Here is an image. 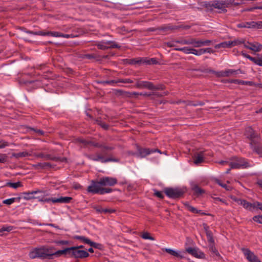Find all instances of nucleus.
I'll return each instance as SVG.
<instances>
[{"mask_svg":"<svg viewBox=\"0 0 262 262\" xmlns=\"http://www.w3.org/2000/svg\"><path fill=\"white\" fill-rule=\"evenodd\" d=\"M245 135L250 140L251 148L262 157V142L260 135L250 126L246 128Z\"/></svg>","mask_w":262,"mask_h":262,"instance_id":"nucleus-1","label":"nucleus"},{"mask_svg":"<svg viewBox=\"0 0 262 262\" xmlns=\"http://www.w3.org/2000/svg\"><path fill=\"white\" fill-rule=\"evenodd\" d=\"M29 256L31 259H52L55 256V254L50 249L48 246H42L39 248H35L30 251Z\"/></svg>","mask_w":262,"mask_h":262,"instance_id":"nucleus-2","label":"nucleus"},{"mask_svg":"<svg viewBox=\"0 0 262 262\" xmlns=\"http://www.w3.org/2000/svg\"><path fill=\"white\" fill-rule=\"evenodd\" d=\"M22 31L24 32L32 35H41V36H51L53 37H62L64 38H69L72 35L70 34H63L61 33H60L59 32H52V31H32L28 30L25 28H21L20 29Z\"/></svg>","mask_w":262,"mask_h":262,"instance_id":"nucleus-3","label":"nucleus"},{"mask_svg":"<svg viewBox=\"0 0 262 262\" xmlns=\"http://www.w3.org/2000/svg\"><path fill=\"white\" fill-rule=\"evenodd\" d=\"M164 192L169 198L177 199L182 197L185 192L184 189L180 188L167 187L164 188Z\"/></svg>","mask_w":262,"mask_h":262,"instance_id":"nucleus-4","label":"nucleus"},{"mask_svg":"<svg viewBox=\"0 0 262 262\" xmlns=\"http://www.w3.org/2000/svg\"><path fill=\"white\" fill-rule=\"evenodd\" d=\"M231 168H246L250 167L247 161L243 158H235V161L229 163Z\"/></svg>","mask_w":262,"mask_h":262,"instance_id":"nucleus-5","label":"nucleus"},{"mask_svg":"<svg viewBox=\"0 0 262 262\" xmlns=\"http://www.w3.org/2000/svg\"><path fill=\"white\" fill-rule=\"evenodd\" d=\"M86 157L90 160L94 161H100L102 163H107L108 162H119V159L114 158H105L103 155L96 154L95 156L93 155H88Z\"/></svg>","mask_w":262,"mask_h":262,"instance_id":"nucleus-6","label":"nucleus"},{"mask_svg":"<svg viewBox=\"0 0 262 262\" xmlns=\"http://www.w3.org/2000/svg\"><path fill=\"white\" fill-rule=\"evenodd\" d=\"M90 255L88 251L78 249L77 247H71L70 257L74 258H84L89 257Z\"/></svg>","mask_w":262,"mask_h":262,"instance_id":"nucleus-7","label":"nucleus"},{"mask_svg":"<svg viewBox=\"0 0 262 262\" xmlns=\"http://www.w3.org/2000/svg\"><path fill=\"white\" fill-rule=\"evenodd\" d=\"M244 256L249 262H261L259 258L250 249L245 248L241 249Z\"/></svg>","mask_w":262,"mask_h":262,"instance_id":"nucleus-8","label":"nucleus"},{"mask_svg":"<svg viewBox=\"0 0 262 262\" xmlns=\"http://www.w3.org/2000/svg\"><path fill=\"white\" fill-rule=\"evenodd\" d=\"M98 183L102 186H113L117 183V180L115 178L104 177L99 179Z\"/></svg>","mask_w":262,"mask_h":262,"instance_id":"nucleus-9","label":"nucleus"},{"mask_svg":"<svg viewBox=\"0 0 262 262\" xmlns=\"http://www.w3.org/2000/svg\"><path fill=\"white\" fill-rule=\"evenodd\" d=\"M100 186V184L98 183V181H92L91 182V184L88 186L87 188V191L88 192H90L93 194H100V190L101 189Z\"/></svg>","mask_w":262,"mask_h":262,"instance_id":"nucleus-10","label":"nucleus"},{"mask_svg":"<svg viewBox=\"0 0 262 262\" xmlns=\"http://www.w3.org/2000/svg\"><path fill=\"white\" fill-rule=\"evenodd\" d=\"M244 47L254 52H258L262 50V45L257 42H250L247 41L245 43Z\"/></svg>","mask_w":262,"mask_h":262,"instance_id":"nucleus-11","label":"nucleus"},{"mask_svg":"<svg viewBox=\"0 0 262 262\" xmlns=\"http://www.w3.org/2000/svg\"><path fill=\"white\" fill-rule=\"evenodd\" d=\"M137 150L138 151L137 156L141 158H145L146 156L155 152V151L153 150V149L142 148L138 145H137Z\"/></svg>","mask_w":262,"mask_h":262,"instance_id":"nucleus-12","label":"nucleus"},{"mask_svg":"<svg viewBox=\"0 0 262 262\" xmlns=\"http://www.w3.org/2000/svg\"><path fill=\"white\" fill-rule=\"evenodd\" d=\"M239 205L243 206L245 209L253 211L254 210V202L253 203L247 202L245 200H242L241 199H236L234 200Z\"/></svg>","mask_w":262,"mask_h":262,"instance_id":"nucleus-13","label":"nucleus"},{"mask_svg":"<svg viewBox=\"0 0 262 262\" xmlns=\"http://www.w3.org/2000/svg\"><path fill=\"white\" fill-rule=\"evenodd\" d=\"M136 81L135 86L138 89H147L150 90L152 89V82L147 81H141L139 79H136Z\"/></svg>","mask_w":262,"mask_h":262,"instance_id":"nucleus-14","label":"nucleus"},{"mask_svg":"<svg viewBox=\"0 0 262 262\" xmlns=\"http://www.w3.org/2000/svg\"><path fill=\"white\" fill-rule=\"evenodd\" d=\"M37 157L41 158H44L46 160H51L54 161H61V162H64L67 160V159L65 158H59V157H53L51 155L49 154H45L43 153H40L38 154Z\"/></svg>","mask_w":262,"mask_h":262,"instance_id":"nucleus-15","label":"nucleus"},{"mask_svg":"<svg viewBox=\"0 0 262 262\" xmlns=\"http://www.w3.org/2000/svg\"><path fill=\"white\" fill-rule=\"evenodd\" d=\"M186 252L191 254L192 256L196 258H204L205 257V254L201 251H198L196 249L191 247L186 248Z\"/></svg>","mask_w":262,"mask_h":262,"instance_id":"nucleus-16","label":"nucleus"},{"mask_svg":"<svg viewBox=\"0 0 262 262\" xmlns=\"http://www.w3.org/2000/svg\"><path fill=\"white\" fill-rule=\"evenodd\" d=\"M204 152H197L193 157L194 163L198 165L204 162Z\"/></svg>","mask_w":262,"mask_h":262,"instance_id":"nucleus-17","label":"nucleus"},{"mask_svg":"<svg viewBox=\"0 0 262 262\" xmlns=\"http://www.w3.org/2000/svg\"><path fill=\"white\" fill-rule=\"evenodd\" d=\"M211 6L213 7L214 8L221 10L220 12L226 13L227 11V9L225 8V6H224L222 1H215L213 2Z\"/></svg>","mask_w":262,"mask_h":262,"instance_id":"nucleus-18","label":"nucleus"},{"mask_svg":"<svg viewBox=\"0 0 262 262\" xmlns=\"http://www.w3.org/2000/svg\"><path fill=\"white\" fill-rule=\"evenodd\" d=\"M71 253V247L66 248L62 250H59L56 251L54 254L55 257H60L62 255H64L65 256L66 255H69L70 257Z\"/></svg>","mask_w":262,"mask_h":262,"instance_id":"nucleus-19","label":"nucleus"},{"mask_svg":"<svg viewBox=\"0 0 262 262\" xmlns=\"http://www.w3.org/2000/svg\"><path fill=\"white\" fill-rule=\"evenodd\" d=\"M229 83H235L238 84H242V85H247L249 86H254L255 85L254 82L252 81H244L239 79H231L229 81Z\"/></svg>","mask_w":262,"mask_h":262,"instance_id":"nucleus-20","label":"nucleus"},{"mask_svg":"<svg viewBox=\"0 0 262 262\" xmlns=\"http://www.w3.org/2000/svg\"><path fill=\"white\" fill-rule=\"evenodd\" d=\"M125 63L134 65V64H139L141 65L143 64V58H133V59H126L125 60Z\"/></svg>","mask_w":262,"mask_h":262,"instance_id":"nucleus-21","label":"nucleus"},{"mask_svg":"<svg viewBox=\"0 0 262 262\" xmlns=\"http://www.w3.org/2000/svg\"><path fill=\"white\" fill-rule=\"evenodd\" d=\"M72 199H73L72 198L70 197V196H64V197L61 196L59 198H56V199H54V200H53V203H59L67 204V203H70Z\"/></svg>","mask_w":262,"mask_h":262,"instance_id":"nucleus-22","label":"nucleus"},{"mask_svg":"<svg viewBox=\"0 0 262 262\" xmlns=\"http://www.w3.org/2000/svg\"><path fill=\"white\" fill-rule=\"evenodd\" d=\"M42 192H43V191L42 190H37L36 191H32L31 192H25V193H24V198L26 200H30V199H34V198H35V197L33 196L34 194H36L38 193H42Z\"/></svg>","mask_w":262,"mask_h":262,"instance_id":"nucleus-23","label":"nucleus"},{"mask_svg":"<svg viewBox=\"0 0 262 262\" xmlns=\"http://www.w3.org/2000/svg\"><path fill=\"white\" fill-rule=\"evenodd\" d=\"M162 250L165 251L167 253H169V254H170L173 256H175L177 257H179L180 258H183L184 257V256L183 255H181L177 251H176L172 249H169V248H165V249H162Z\"/></svg>","mask_w":262,"mask_h":262,"instance_id":"nucleus-24","label":"nucleus"},{"mask_svg":"<svg viewBox=\"0 0 262 262\" xmlns=\"http://www.w3.org/2000/svg\"><path fill=\"white\" fill-rule=\"evenodd\" d=\"M159 31H161L163 32H167L168 31L178 29L177 26H172L170 25H164L158 27Z\"/></svg>","mask_w":262,"mask_h":262,"instance_id":"nucleus-25","label":"nucleus"},{"mask_svg":"<svg viewBox=\"0 0 262 262\" xmlns=\"http://www.w3.org/2000/svg\"><path fill=\"white\" fill-rule=\"evenodd\" d=\"M214 182L217 184L221 186L222 187L225 188L226 190L230 191L232 189V187L231 186H228L226 184L223 183L221 180L217 178H213Z\"/></svg>","mask_w":262,"mask_h":262,"instance_id":"nucleus-26","label":"nucleus"},{"mask_svg":"<svg viewBox=\"0 0 262 262\" xmlns=\"http://www.w3.org/2000/svg\"><path fill=\"white\" fill-rule=\"evenodd\" d=\"M192 189L194 191V194L197 196L205 193V190L199 187L197 185L193 186Z\"/></svg>","mask_w":262,"mask_h":262,"instance_id":"nucleus-27","label":"nucleus"},{"mask_svg":"<svg viewBox=\"0 0 262 262\" xmlns=\"http://www.w3.org/2000/svg\"><path fill=\"white\" fill-rule=\"evenodd\" d=\"M253 21H249V22H243L237 25V27L238 28H253Z\"/></svg>","mask_w":262,"mask_h":262,"instance_id":"nucleus-28","label":"nucleus"},{"mask_svg":"<svg viewBox=\"0 0 262 262\" xmlns=\"http://www.w3.org/2000/svg\"><path fill=\"white\" fill-rule=\"evenodd\" d=\"M231 41L223 42L215 46L216 49L231 48Z\"/></svg>","mask_w":262,"mask_h":262,"instance_id":"nucleus-29","label":"nucleus"},{"mask_svg":"<svg viewBox=\"0 0 262 262\" xmlns=\"http://www.w3.org/2000/svg\"><path fill=\"white\" fill-rule=\"evenodd\" d=\"M158 63V60L155 58L148 59L147 58H143V64H156Z\"/></svg>","mask_w":262,"mask_h":262,"instance_id":"nucleus-30","label":"nucleus"},{"mask_svg":"<svg viewBox=\"0 0 262 262\" xmlns=\"http://www.w3.org/2000/svg\"><path fill=\"white\" fill-rule=\"evenodd\" d=\"M29 155H30V154L27 151H23V152H18V153H13L12 154V156L17 159L22 158V157H28Z\"/></svg>","mask_w":262,"mask_h":262,"instance_id":"nucleus-31","label":"nucleus"},{"mask_svg":"<svg viewBox=\"0 0 262 262\" xmlns=\"http://www.w3.org/2000/svg\"><path fill=\"white\" fill-rule=\"evenodd\" d=\"M242 55L244 57L249 59L250 60L252 61L255 64H256V63H260V64L261 63H260L259 60H256V58L250 56L249 55L246 54V53L244 52L243 51L242 52Z\"/></svg>","mask_w":262,"mask_h":262,"instance_id":"nucleus-32","label":"nucleus"},{"mask_svg":"<svg viewBox=\"0 0 262 262\" xmlns=\"http://www.w3.org/2000/svg\"><path fill=\"white\" fill-rule=\"evenodd\" d=\"M74 239L80 240L84 243L87 244L88 245H90L91 242L90 239L83 236L76 235L74 236Z\"/></svg>","mask_w":262,"mask_h":262,"instance_id":"nucleus-33","label":"nucleus"},{"mask_svg":"<svg viewBox=\"0 0 262 262\" xmlns=\"http://www.w3.org/2000/svg\"><path fill=\"white\" fill-rule=\"evenodd\" d=\"M192 45L195 48H199L203 46V40H197L195 38H192Z\"/></svg>","mask_w":262,"mask_h":262,"instance_id":"nucleus-34","label":"nucleus"},{"mask_svg":"<svg viewBox=\"0 0 262 262\" xmlns=\"http://www.w3.org/2000/svg\"><path fill=\"white\" fill-rule=\"evenodd\" d=\"M21 183L20 182H17L16 183L7 182L4 186H9L13 188H17L21 186Z\"/></svg>","mask_w":262,"mask_h":262,"instance_id":"nucleus-35","label":"nucleus"},{"mask_svg":"<svg viewBox=\"0 0 262 262\" xmlns=\"http://www.w3.org/2000/svg\"><path fill=\"white\" fill-rule=\"evenodd\" d=\"M209 248L210 251L214 253L217 256H220V253L215 247L214 243L209 244Z\"/></svg>","mask_w":262,"mask_h":262,"instance_id":"nucleus-36","label":"nucleus"},{"mask_svg":"<svg viewBox=\"0 0 262 262\" xmlns=\"http://www.w3.org/2000/svg\"><path fill=\"white\" fill-rule=\"evenodd\" d=\"M243 43L244 45H245V40L244 39H235L233 41H231V46L233 47V46H236V45H240V44H242Z\"/></svg>","mask_w":262,"mask_h":262,"instance_id":"nucleus-37","label":"nucleus"},{"mask_svg":"<svg viewBox=\"0 0 262 262\" xmlns=\"http://www.w3.org/2000/svg\"><path fill=\"white\" fill-rule=\"evenodd\" d=\"M191 48L185 47L183 48H176L174 49V50L176 51H182L185 54H189L191 52Z\"/></svg>","mask_w":262,"mask_h":262,"instance_id":"nucleus-38","label":"nucleus"},{"mask_svg":"<svg viewBox=\"0 0 262 262\" xmlns=\"http://www.w3.org/2000/svg\"><path fill=\"white\" fill-rule=\"evenodd\" d=\"M176 43H181L182 45H192V38L188 39H180L176 40Z\"/></svg>","mask_w":262,"mask_h":262,"instance_id":"nucleus-39","label":"nucleus"},{"mask_svg":"<svg viewBox=\"0 0 262 262\" xmlns=\"http://www.w3.org/2000/svg\"><path fill=\"white\" fill-rule=\"evenodd\" d=\"M184 204L189 211H190L194 213H195V212H198V209L196 208H195V207H194L192 206H190L188 204V202H185V203H184Z\"/></svg>","mask_w":262,"mask_h":262,"instance_id":"nucleus-40","label":"nucleus"},{"mask_svg":"<svg viewBox=\"0 0 262 262\" xmlns=\"http://www.w3.org/2000/svg\"><path fill=\"white\" fill-rule=\"evenodd\" d=\"M191 71H200L203 73H214L215 71L208 69H191Z\"/></svg>","mask_w":262,"mask_h":262,"instance_id":"nucleus-41","label":"nucleus"},{"mask_svg":"<svg viewBox=\"0 0 262 262\" xmlns=\"http://www.w3.org/2000/svg\"><path fill=\"white\" fill-rule=\"evenodd\" d=\"M152 89L150 90H163L165 89V87L163 84H158L156 86L154 85L152 83V85L151 86Z\"/></svg>","mask_w":262,"mask_h":262,"instance_id":"nucleus-42","label":"nucleus"},{"mask_svg":"<svg viewBox=\"0 0 262 262\" xmlns=\"http://www.w3.org/2000/svg\"><path fill=\"white\" fill-rule=\"evenodd\" d=\"M20 199L19 198H13L6 199V200L3 201V203L7 204V205H11L12 203H13L16 199Z\"/></svg>","mask_w":262,"mask_h":262,"instance_id":"nucleus-43","label":"nucleus"},{"mask_svg":"<svg viewBox=\"0 0 262 262\" xmlns=\"http://www.w3.org/2000/svg\"><path fill=\"white\" fill-rule=\"evenodd\" d=\"M140 93H138V92H128V93H126V97H128V98H132L133 97H135V98H136L138 96L140 95Z\"/></svg>","mask_w":262,"mask_h":262,"instance_id":"nucleus-44","label":"nucleus"},{"mask_svg":"<svg viewBox=\"0 0 262 262\" xmlns=\"http://www.w3.org/2000/svg\"><path fill=\"white\" fill-rule=\"evenodd\" d=\"M54 243L57 245H69L70 244V242L69 241L64 240L55 241Z\"/></svg>","mask_w":262,"mask_h":262,"instance_id":"nucleus-45","label":"nucleus"},{"mask_svg":"<svg viewBox=\"0 0 262 262\" xmlns=\"http://www.w3.org/2000/svg\"><path fill=\"white\" fill-rule=\"evenodd\" d=\"M206 234L208 241L209 243V244L214 243V241L213 239V234H212V232L211 231V232L207 233Z\"/></svg>","mask_w":262,"mask_h":262,"instance_id":"nucleus-46","label":"nucleus"},{"mask_svg":"<svg viewBox=\"0 0 262 262\" xmlns=\"http://www.w3.org/2000/svg\"><path fill=\"white\" fill-rule=\"evenodd\" d=\"M253 28L261 29L262 28V21H258L257 22L253 21Z\"/></svg>","mask_w":262,"mask_h":262,"instance_id":"nucleus-47","label":"nucleus"},{"mask_svg":"<svg viewBox=\"0 0 262 262\" xmlns=\"http://www.w3.org/2000/svg\"><path fill=\"white\" fill-rule=\"evenodd\" d=\"M141 237L144 238V239H150V240H152V241H154L155 240V238L154 237L151 236L150 235V234L148 233V232H144Z\"/></svg>","mask_w":262,"mask_h":262,"instance_id":"nucleus-48","label":"nucleus"},{"mask_svg":"<svg viewBox=\"0 0 262 262\" xmlns=\"http://www.w3.org/2000/svg\"><path fill=\"white\" fill-rule=\"evenodd\" d=\"M224 6H225V8L226 9V8L232 5L233 3H234V0H226V1H222Z\"/></svg>","mask_w":262,"mask_h":262,"instance_id":"nucleus-49","label":"nucleus"},{"mask_svg":"<svg viewBox=\"0 0 262 262\" xmlns=\"http://www.w3.org/2000/svg\"><path fill=\"white\" fill-rule=\"evenodd\" d=\"M96 46H97V48L99 49H100V50H107L108 49H110L109 47L106 46L104 43V42H103V43H97V44H96Z\"/></svg>","mask_w":262,"mask_h":262,"instance_id":"nucleus-50","label":"nucleus"},{"mask_svg":"<svg viewBox=\"0 0 262 262\" xmlns=\"http://www.w3.org/2000/svg\"><path fill=\"white\" fill-rule=\"evenodd\" d=\"M100 194H103L104 193H110L113 191V189L110 188H103L101 187V190H100Z\"/></svg>","mask_w":262,"mask_h":262,"instance_id":"nucleus-51","label":"nucleus"},{"mask_svg":"<svg viewBox=\"0 0 262 262\" xmlns=\"http://www.w3.org/2000/svg\"><path fill=\"white\" fill-rule=\"evenodd\" d=\"M12 226H4L0 229V232H3L4 231L9 232L13 229Z\"/></svg>","mask_w":262,"mask_h":262,"instance_id":"nucleus-52","label":"nucleus"},{"mask_svg":"<svg viewBox=\"0 0 262 262\" xmlns=\"http://www.w3.org/2000/svg\"><path fill=\"white\" fill-rule=\"evenodd\" d=\"M89 245L92 247H94V248H97L98 249H101V246H102L101 244L96 243L92 242V241L91 242Z\"/></svg>","mask_w":262,"mask_h":262,"instance_id":"nucleus-53","label":"nucleus"},{"mask_svg":"<svg viewBox=\"0 0 262 262\" xmlns=\"http://www.w3.org/2000/svg\"><path fill=\"white\" fill-rule=\"evenodd\" d=\"M28 129L30 130L34 131V132L37 133L39 135H43L44 134L43 131L40 129H36L31 127H28Z\"/></svg>","mask_w":262,"mask_h":262,"instance_id":"nucleus-54","label":"nucleus"},{"mask_svg":"<svg viewBox=\"0 0 262 262\" xmlns=\"http://www.w3.org/2000/svg\"><path fill=\"white\" fill-rule=\"evenodd\" d=\"M8 156L6 154H0V163H4L7 161Z\"/></svg>","mask_w":262,"mask_h":262,"instance_id":"nucleus-55","label":"nucleus"},{"mask_svg":"<svg viewBox=\"0 0 262 262\" xmlns=\"http://www.w3.org/2000/svg\"><path fill=\"white\" fill-rule=\"evenodd\" d=\"M119 82L124 83H132L133 82V81L130 79L126 78V79H118Z\"/></svg>","mask_w":262,"mask_h":262,"instance_id":"nucleus-56","label":"nucleus"},{"mask_svg":"<svg viewBox=\"0 0 262 262\" xmlns=\"http://www.w3.org/2000/svg\"><path fill=\"white\" fill-rule=\"evenodd\" d=\"M253 220L254 221L257 222L258 223H262V215H256L254 216L253 217Z\"/></svg>","mask_w":262,"mask_h":262,"instance_id":"nucleus-57","label":"nucleus"},{"mask_svg":"<svg viewBox=\"0 0 262 262\" xmlns=\"http://www.w3.org/2000/svg\"><path fill=\"white\" fill-rule=\"evenodd\" d=\"M254 209H258L262 210V203L257 202V201H255V202H254Z\"/></svg>","mask_w":262,"mask_h":262,"instance_id":"nucleus-58","label":"nucleus"},{"mask_svg":"<svg viewBox=\"0 0 262 262\" xmlns=\"http://www.w3.org/2000/svg\"><path fill=\"white\" fill-rule=\"evenodd\" d=\"M215 74L217 77H226L227 75L225 73V71L216 72L213 73Z\"/></svg>","mask_w":262,"mask_h":262,"instance_id":"nucleus-59","label":"nucleus"},{"mask_svg":"<svg viewBox=\"0 0 262 262\" xmlns=\"http://www.w3.org/2000/svg\"><path fill=\"white\" fill-rule=\"evenodd\" d=\"M88 145H92L95 147L100 148L101 146V144L93 142L92 141H88Z\"/></svg>","mask_w":262,"mask_h":262,"instance_id":"nucleus-60","label":"nucleus"},{"mask_svg":"<svg viewBox=\"0 0 262 262\" xmlns=\"http://www.w3.org/2000/svg\"><path fill=\"white\" fill-rule=\"evenodd\" d=\"M118 82H119L118 80H106V81H103L102 82V83L108 84H114L115 83H117Z\"/></svg>","mask_w":262,"mask_h":262,"instance_id":"nucleus-61","label":"nucleus"},{"mask_svg":"<svg viewBox=\"0 0 262 262\" xmlns=\"http://www.w3.org/2000/svg\"><path fill=\"white\" fill-rule=\"evenodd\" d=\"M155 195L157 196L158 198L163 199L164 198V195L161 191H159L158 190H155L154 193Z\"/></svg>","mask_w":262,"mask_h":262,"instance_id":"nucleus-62","label":"nucleus"},{"mask_svg":"<svg viewBox=\"0 0 262 262\" xmlns=\"http://www.w3.org/2000/svg\"><path fill=\"white\" fill-rule=\"evenodd\" d=\"M102 213H112L114 212H115V210L114 209H102Z\"/></svg>","mask_w":262,"mask_h":262,"instance_id":"nucleus-63","label":"nucleus"},{"mask_svg":"<svg viewBox=\"0 0 262 262\" xmlns=\"http://www.w3.org/2000/svg\"><path fill=\"white\" fill-rule=\"evenodd\" d=\"M225 73L229 76L230 74H237V71L234 70H228L225 71Z\"/></svg>","mask_w":262,"mask_h":262,"instance_id":"nucleus-64","label":"nucleus"}]
</instances>
